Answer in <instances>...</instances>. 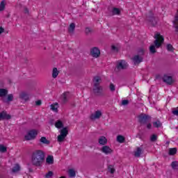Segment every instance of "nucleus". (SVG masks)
Listing matches in <instances>:
<instances>
[{
    "label": "nucleus",
    "instance_id": "obj_23",
    "mask_svg": "<svg viewBox=\"0 0 178 178\" xmlns=\"http://www.w3.org/2000/svg\"><path fill=\"white\" fill-rule=\"evenodd\" d=\"M69 177H76V171L74 169L68 170Z\"/></svg>",
    "mask_w": 178,
    "mask_h": 178
},
{
    "label": "nucleus",
    "instance_id": "obj_18",
    "mask_svg": "<svg viewBox=\"0 0 178 178\" xmlns=\"http://www.w3.org/2000/svg\"><path fill=\"white\" fill-rule=\"evenodd\" d=\"M107 143L108 139H106L105 136H101L99 138V144H100V145H105V144H106Z\"/></svg>",
    "mask_w": 178,
    "mask_h": 178
},
{
    "label": "nucleus",
    "instance_id": "obj_31",
    "mask_svg": "<svg viewBox=\"0 0 178 178\" xmlns=\"http://www.w3.org/2000/svg\"><path fill=\"white\" fill-rule=\"evenodd\" d=\"M117 141L120 143H124V137L123 136L119 135L117 136Z\"/></svg>",
    "mask_w": 178,
    "mask_h": 178
},
{
    "label": "nucleus",
    "instance_id": "obj_43",
    "mask_svg": "<svg viewBox=\"0 0 178 178\" xmlns=\"http://www.w3.org/2000/svg\"><path fill=\"white\" fill-rule=\"evenodd\" d=\"M86 34H88L90 33H91V29L90 28H86L85 30Z\"/></svg>",
    "mask_w": 178,
    "mask_h": 178
},
{
    "label": "nucleus",
    "instance_id": "obj_6",
    "mask_svg": "<svg viewBox=\"0 0 178 178\" xmlns=\"http://www.w3.org/2000/svg\"><path fill=\"white\" fill-rule=\"evenodd\" d=\"M90 55L92 58H99V55H101V51L98 47H93L90 50Z\"/></svg>",
    "mask_w": 178,
    "mask_h": 178
},
{
    "label": "nucleus",
    "instance_id": "obj_11",
    "mask_svg": "<svg viewBox=\"0 0 178 178\" xmlns=\"http://www.w3.org/2000/svg\"><path fill=\"white\" fill-rule=\"evenodd\" d=\"M101 116H102V113L101 112V111H97L95 112V113L90 115V119L92 120H97V119H99Z\"/></svg>",
    "mask_w": 178,
    "mask_h": 178
},
{
    "label": "nucleus",
    "instance_id": "obj_5",
    "mask_svg": "<svg viewBox=\"0 0 178 178\" xmlns=\"http://www.w3.org/2000/svg\"><path fill=\"white\" fill-rule=\"evenodd\" d=\"M138 120L140 123L142 124H145V123L149 122L151 120V117L147 114H140L138 116Z\"/></svg>",
    "mask_w": 178,
    "mask_h": 178
},
{
    "label": "nucleus",
    "instance_id": "obj_48",
    "mask_svg": "<svg viewBox=\"0 0 178 178\" xmlns=\"http://www.w3.org/2000/svg\"><path fill=\"white\" fill-rule=\"evenodd\" d=\"M24 13L28 14V13H29V9L25 8V9L24 10Z\"/></svg>",
    "mask_w": 178,
    "mask_h": 178
},
{
    "label": "nucleus",
    "instance_id": "obj_15",
    "mask_svg": "<svg viewBox=\"0 0 178 178\" xmlns=\"http://www.w3.org/2000/svg\"><path fill=\"white\" fill-rule=\"evenodd\" d=\"M58 108H59V104H58L57 102L50 105L51 111H52V112H55L56 113H58Z\"/></svg>",
    "mask_w": 178,
    "mask_h": 178
},
{
    "label": "nucleus",
    "instance_id": "obj_9",
    "mask_svg": "<svg viewBox=\"0 0 178 178\" xmlns=\"http://www.w3.org/2000/svg\"><path fill=\"white\" fill-rule=\"evenodd\" d=\"M163 81H164V83H166V84L170 86L173 84L175 80H173V78L170 76L164 75V76L163 77Z\"/></svg>",
    "mask_w": 178,
    "mask_h": 178
},
{
    "label": "nucleus",
    "instance_id": "obj_13",
    "mask_svg": "<svg viewBox=\"0 0 178 178\" xmlns=\"http://www.w3.org/2000/svg\"><path fill=\"white\" fill-rule=\"evenodd\" d=\"M19 98L20 99L25 101V102L29 101V99H30V97L29 96V94L26 92H22L19 94Z\"/></svg>",
    "mask_w": 178,
    "mask_h": 178
},
{
    "label": "nucleus",
    "instance_id": "obj_32",
    "mask_svg": "<svg viewBox=\"0 0 178 178\" xmlns=\"http://www.w3.org/2000/svg\"><path fill=\"white\" fill-rule=\"evenodd\" d=\"M112 14L115 15H120V10L119 8H114L112 10Z\"/></svg>",
    "mask_w": 178,
    "mask_h": 178
},
{
    "label": "nucleus",
    "instance_id": "obj_16",
    "mask_svg": "<svg viewBox=\"0 0 178 178\" xmlns=\"http://www.w3.org/2000/svg\"><path fill=\"white\" fill-rule=\"evenodd\" d=\"M54 156H47L46 158V163L47 165H54Z\"/></svg>",
    "mask_w": 178,
    "mask_h": 178
},
{
    "label": "nucleus",
    "instance_id": "obj_7",
    "mask_svg": "<svg viewBox=\"0 0 178 178\" xmlns=\"http://www.w3.org/2000/svg\"><path fill=\"white\" fill-rule=\"evenodd\" d=\"M127 66H129L127 63H126L125 60H122L118 61L116 67L118 70H122V69H126Z\"/></svg>",
    "mask_w": 178,
    "mask_h": 178
},
{
    "label": "nucleus",
    "instance_id": "obj_2",
    "mask_svg": "<svg viewBox=\"0 0 178 178\" xmlns=\"http://www.w3.org/2000/svg\"><path fill=\"white\" fill-rule=\"evenodd\" d=\"M45 158V153L44 151L38 149L33 152L31 157V163L34 166H41Z\"/></svg>",
    "mask_w": 178,
    "mask_h": 178
},
{
    "label": "nucleus",
    "instance_id": "obj_33",
    "mask_svg": "<svg viewBox=\"0 0 178 178\" xmlns=\"http://www.w3.org/2000/svg\"><path fill=\"white\" fill-rule=\"evenodd\" d=\"M177 152V149L176 148H170L169 149V155H175Z\"/></svg>",
    "mask_w": 178,
    "mask_h": 178
},
{
    "label": "nucleus",
    "instance_id": "obj_28",
    "mask_svg": "<svg viewBox=\"0 0 178 178\" xmlns=\"http://www.w3.org/2000/svg\"><path fill=\"white\" fill-rule=\"evenodd\" d=\"M13 101V95L10 94L8 95L7 99H3V102H10Z\"/></svg>",
    "mask_w": 178,
    "mask_h": 178
},
{
    "label": "nucleus",
    "instance_id": "obj_4",
    "mask_svg": "<svg viewBox=\"0 0 178 178\" xmlns=\"http://www.w3.org/2000/svg\"><path fill=\"white\" fill-rule=\"evenodd\" d=\"M38 134V131L35 129H32L31 131H29L27 134L25 136V140H34L35 137H37Z\"/></svg>",
    "mask_w": 178,
    "mask_h": 178
},
{
    "label": "nucleus",
    "instance_id": "obj_14",
    "mask_svg": "<svg viewBox=\"0 0 178 178\" xmlns=\"http://www.w3.org/2000/svg\"><path fill=\"white\" fill-rule=\"evenodd\" d=\"M10 115L8 114L6 111H3L0 113V120H9L10 119Z\"/></svg>",
    "mask_w": 178,
    "mask_h": 178
},
{
    "label": "nucleus",
    "instance_id": "obj_49",
    "mask_svg": "<svg viewBox=\"0 0 178 178\" xmlns=\"http://www.w3.org/2000/svg\"><path fill=\"white\" fill-rule=\"evenodd\" d=\"M176 20H177V17L176 18Z\"/></svg>",
    "mask_w": 178,
    "mask_h": 178
},
{
    "label": "nucleus",
    "instance_id": "obj_42",
    "mask_svg": "<svg viewBox=\"0 0 178 178\" xmlns=\"http://www.w3.org/2000/svg\"><path fill=\"white\" fill-rule=\"evenodd\" d=\"M129 104V100H122V105L126 106Z\"/></svg>",
    "mask_w": 178,
    "mask_h": 178
},
{
    "label": "nucleus",
    "instance_id": "obj_29",
    "mask_svg": "<svg viewBox=\"0 0 178 178\" xmlns=\"http://www.w3.org/2000/svg\"><path fill=\"white\" fill-rule=\"evenodd\" d=\"M20 170V165L19 164H15V165L13 168V173H16Z\"/></svg>",
    "mask_w": 178,
    "mask_h": 178
},
{
    "label": "nucleus",
    "instance_id": "obj_30",
    "mask_svg": "<svg viewBox=\"0 0 178 178\" xmlns=\"http://www.w3.org/2000/svg\"><path fill=\"white\" fill-rule=\"evenodd\" d=\"M171 166L174 170H178V162L177 161H173L171 163Z\"/></svg>",
    "mask_w": 178,
    "mask_h": 178
},
{
    "label": "nucleus",
    "instance_id": "obj_22",
    "mask_svg": "<svg viewBox=\"0 0 178 178\" xmlns=\"http://www.w3.org/2000/svg\"><path fill=\"white\" fill-rule=\"evenodd\" d=\"M94 86H99L101 83V77L95 76L93 79Z\"/></svg>",
    "mask_w": 178,
    "mask_h": 178
},
{
    "label": "nucleus",
    "instance_id": "obj_10",
    "mask_svg": "<svg viewBox=\"0 0 178 178\" xmlns=\"http://www.w3.org/2000/svg\"><path fill=\"white\" fill-rule=\"evenodd\" d=\"M70 98V93L67 92H64L63 95L60 96V99L63 104H65V102H67L69 101V99Z\"/></svg>",
    "mask_w": 178,
    "mask_h": 178
},
{
    "label": "nucleus",
    "instance_id": "obj_20",
    "mask_svg": "<svg viewBox=\"0 0 178 178\" xmlns=\"http://www.w3.org/2000/svg\"><path fill=\"white\" fill-rule=\"evenodd\" d=\"M93 91L95 94H99L102 91V87L99 86V85L94 86Z\"/></svg>",
    "mask_w": 178,
    "mask_h": 178
},
{
    "label": "nucleus",
    "instance_id": "obj_27",
    "mask_svg": "<svg viewBox=\"0 0 178 178\" xmlns=\"http://www.w3.org/2000/svg\"><path fill=\"white\" fill-rule=\"evenodd\" d=\"M8 95V90L6 89H0V97H6Z\"/></svg>",
    "mask_w": 178,
    "mask_h": 178
},
{
    "label": "nucleus",
    "instance_id": "obj_34",
    "mask_svg": "<svg viewBox=\"0 0 178 178\" xmlns=\"http://www.w3.org/2000/svg\"><path fill=\"white\" fill-rule=\"evenodd\" d=\"M5 1H2L0 3V12H2V10H5Z\"/></svg>",
    "mask_w": 178,
    "mask_h": 178
},
{
    "label": "nucleus",
    "instance_id": "obj_17",
    "mask_svg": "<svg viewBox=\"0 0 178 178\" xmlns=\"http://www.w3.org/2000/svg\"><path fill=\"white\" fill-rule=\"evenodd\" d=\"M40 143H41V144H44L45 145H49V144H51V142L44 136L40 138Z\"/></svg>",
    "mask_w": 178,
    "mask_h": 178
},
{
    "label": "nucleus",
    "instance_id": "obj_45",
    "mask_svg": "<svg viewBox=\"0 0 178 178\" xmlns=\"http://www.w3.org/2000/svg\"><path fill=\"white\" fill-rule=\"evenodd\" d=\"M3 31H5V29L2 27V26H0V35L3 33Z\"/></svg>",
    "mask_w": 178,
    "mask_h": 178
},
{
    "label": "nucleus",
    "instance_id": "obj_47",
    "mask_svg": "<svg viewBox=\"0 0 178 178\" xmlns=\"http://www.w3.org/2000/svg\"><path fill=\"white\" fill-rule=\"evenodd\" d=\"M111 48H112L113 51H118V48H116V47H115L113 45L111 47Z\"/></svg>",
    "mask_w": 178,
    "mask_h": 178
},
{
    "label": "nucleus",
    "instance_id": "obj_38",
    "mask_svg": "<svg viewBox=\"0 0 178 178\" xmlns=\"http://www.w3.org/2000/svg\"><path fill=\"white\" fill-rule=\"evenodd\" d=\"M0 152H6V147L3 145H0Z\"/></svg>",
    "mask_w": 178,
    "mask_h": 178
},
{
    "label": "nucleus",
    "instance_id": "obj_44",
    "mask_svg": "<svg viewBox=\"0 0 178 178\" xmlns=\"http://www.w3.org/2000/svg\"><path fill=\"white\" fill-rule=\"evenodd\" d=\"M35 104L38 106H40L41 105V100H38L35 102Z\"/></svg>",
    "mask_w": 178,
    "mask_h": 178
},
{
    "label": "nucleus",
    "instance_id": "obj_41",
    "mask_svg": "<svg viewBox=\"0 0 178 178\" xmlns=\"http://www.w3.org/2000/svg\"><path fill=\"white\" fill-rule=\"evenodd\" d=\"M110 90L111 91H115V85L113 83L110 84Z\"/></svg>",
    "mask_w": 178,
    "mask_h": 178
},
{
    "label": "nucleus",
    "instance_id": "obj_39",
    "mask_svg": "<svg viewBox=\"0 0 178 178\" xmlns=\"http://www.w3.org/2000/svg\"><path fill=\"white\" fill-rule=\"evenodd\" d=\"M172 114H174L175 116H178V107L172 110Z\"/></svg>",
    "mask_w": 178,
    "mask_h": 178
},
{
    "label": "nucleus",
    "instance_id": "obj_24",
    "mask_svg": "<svg viewBox=\"0 0 178 178\" xmlns=\"http://www.w3.org/2000/svg\"><path fill=\"white\" fill-rule=\"evenodd\" d=\"M153 127L159 129V127H162V122L159 120L153 122Z\"/></svg>",
    "mask_w": 178,
    "mask_h": 178
},
{
    "label": "nucleus",
    "instance_id": "obj_37",
    "mask_svg": "<svg viewBox=\"0 0 178 178\" xmlns=\"http://www.w3.org/2000/svg\"><path fill=\"white\" fill-rule=\"evenodd\" d=\"M54 176V172L52 171H49L48 173L45 175L46 178H51Z\"/></svg>",
    "mask_w": 178,
    "mask_h": 178
},
{
    "label": "nucleus",
    "instance_id": "obj_40",
    "mask_svg": "<svg viewBox=\"0 0 178 178\" xmlns=\"http://www.w3.org/2000/svg\"><path fill=\"white\" fill-rule=\"evenodd\" d=\"M167 49L168 51H173V46H172V44H168Z\"/></svg>",
    "mask_w": 178,
    "mask_h": 178
},
{
    "label": "nucleus",
    "instance_id": "obj_25",
    "mask_svg": "<svg viewBox=\"0 0 178 178\" xmlns=\"http://www.w3.org/2000/svg\"><path fill=\"white\" fill-rule=\"evenodd\" d=\"M149 22H150V23H152V24L153 26H155V24H156V22H157V19L152 16V17H150L149 19H148Z\"/></svg>",
    "mask_w": 178,
    "mask_h": 178
},
{
    "label": "nucleus",
    "instance_id": "obj_3",
    "mask_svg": "<svg viewBox=\"0 0 178 178\" xmlns=\"http://www.w3.org/2000/svg\"><path fill=\"white\" fill-rule=\"evenodd\" d=\"M154 38V45L152 44L149 47V51L151 54H155V52H156L155 48L161 47L162 44H163V41H165V39H163V36H162L159 33H155Z\"/></svg>",
    "mask_w": 178,
    "mask_h": 178
},
{
    "label": "nucleus",
    "instance_id": "obj_26",
    "mask_svg": "<svg viewBox=\"0 0 178 178\" xmlns=\"http://www.w3.org/2000/svg\"><path fill=\"white\" fill-rule=\"evenodd\" d=\"M74 29H76V25L74 24V23H72L71 24H70V27L68 29L69 33L72 34V33H74Z\"/></svg>",
    "mask_w": 178,
    "mask_h": 178
},
{
    "label": "nucleus",
    "instance_id": "obj_8",
    "mask_svg": "<svg viewBox=\"0 0 178 178\" xmlns=\"http://www.w3.org/2000/svg\"><path fill=\"white\" fill-rule=\"evenodd\" d=\"M101 151L103 152V154H105V155H109L113 152V150L108 145L103 146Z\"/></svg>",
    "mask_w": 178,
    "mask_h": 178
},
{
    "label": "nucleus",
    "instance_id": "obj_46",
    "mask_svg": "<svg viewBox=\"0 0 178 178\" xmlns=\"http://www.w3.org/2000/svg\"><path fill=\"white\" fill-rule=\"evenodd\" d=\"M152 124H151L150 123L147 124V129H152Z\"/></svg>",
    "mask_w": 178,
    "mask_h": 178
},
{
    "label": "nucleus",
    "instance_id": "obj_12",
    "mask_svg": "<svg viewBox=\"0 0 178 178\" xmlns=\"http://www.w3.org/2000/svg\"><path fill=\"white\" fill-rule=\"evenodd\" d=\"M134 65H138L143 62V57L139 55L134 56L132 58Z\"/></svg>",
    "mask_w": 178,
    "mask_h": 178
},
{
    "label": "nucleus",
    "instance_id": "obj_21",
    "mask_svg": "<svg viewBox=\"0 0 178 178\" xmlns=\"http://www.w3.org/2000/svg\"><path fill=\"white\" fill-rule=\"evenodd\" d=\"M143 154V149H141V147H138L136 149V150L135 151V156H136L137 158L141 156V154Z\"/></svg>",
    "mask_w": 178,
    "mask_h": 178
},
{
    "label": "nucleus",
    "instance_id": "obj_35",
    "mask_svg": "<svg viewBox=\"0 0 178 178\" xmlns=\"http://www.w3.org/2000/svg\"><path fill=\"white\" fill-rule=\"evenodd\" d=\"M108 170L110 173H115V168L113 167V165H109L108 168Z\"/></svg>",
    "mask_w": 178,
    "mask_h": 178
},
{
    "label": "nucleus",
    "instance_id": "obj_36",
    "mask_svg": "<svg viewBox=\"0 0 178 178\" xmlns=\"http://www.w3.org/2000/svg\"><path fill=\"white\" fill-rule=\"evenodd\" d=\"M156 140H158V136L155 135V134H153L150 137V141H156Z\"/></svg>",
    "mask_w": 178,
    "mask_h": 178
},
{
    "label": "nucleus",
    "instance_id": "obj_19",
    "mask_svg": "<svg viewBox=\"0 0 178 178\" xmlns=\"http://www.w3.org/2000/svg\"><path fill=\"white\" fill-rule=\"evenodd\" d=\"M51 76L53 79H56V77L59 76V70H58V68L56 67L53 68Z\"/></svg>",
    "mask_w": 178,
    "mask_h": 178
},
{
    "label": "nucleus",
    "instance_id": "obj_1",
    "mask_svg": "<svg viewBox=\"0 0 178 178\" xmlns=\"http://www.w3.org/2000/svg\"><path fill=\"white\" fill-rule=\"evenodd\" d=\"M54 126L56 129H62L59 131L60 134L57 137L58 143H63L67 134H69V130L67 127H63V121L58 120L56 121Z\"/></svg>",
    "mask_w": 178,
    "mask_h": 178
}]
</instances>
